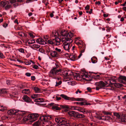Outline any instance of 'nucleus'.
Listing matches in <instances>:
<instances>
[{
  "label": "nucleus",
  "instance_id": "obj_1",
  "mask_svg": "<svg viewBox=\"0 0 126 126\" xmlns=\"http://www.w3.org/2000/svg\"><path fill=\"white\" fill-rule=\"evenodd\" d=\"M53 117L51 115H44L40 116L39 119L35 122L34 125L36 126H39L42 124L46 125V126H52V124L50 120H52Z\"/></svg>",
  "mask_w": 126,
  "mask_h": 126
},
{
  "label": "nucleus",
  "instance_id": "obj_2",
  "mask_svg": "<svg viewBox=\"0 0 126 126\" xmlns=\"http://www.w3.org/2000/svg\"><path fill=\"white\" fill-rule=\"evenodd\" d=\"M63 71L62 68L56 69L55 68H52L48 73L49 76L53 79H55L60 73V72Z\"/></svg>",
  "mask_w": 126,
  "mask_h": 126
},
{
  "label": "nucleus",
  "instance_id": "obj_3",
  "mask_svg": "<svg viewBox=\"0 0 126 126\" xmlns=\"http://www.w3.org/2000/svg\"><path fill=\"white\" fill-rule=\"evenodd\" d=\"M75 43L78 46V47L81 50V53L84 52L86 46L84 43L81 40L78 39V38H77L74 40Z\"/></svg>",
  "mask_w": 126,
  "mask_h": 126
},
{
  "label": "nucleus",
  "instance_id": "obj_4",
  "mask_svg": "<svg viewBox=\"0 0 126 126\" xmlns=\"http://www.w3.org/2000/svg\"><path fill=\"white\" fill-rule=\"evenodd\" d=\"M59 106H60V107L57 106H55L54 108L56 110H59L62 109H71V110H79V108H77L76 107L72 106H69L66 105H60Z\"/></svg>",
  "mask_w": 126,
  "mask_h": 126
},
{
  "label": "nucleus",
  "instance_id": "obj_5",
  "mask_svg": "<svg viewBox=\"0 0 126 126\" xmlns=\"http://www.w3.org/2000/svg\"><path fill=\"white\" fill-rule=\"evenodd\" d=\"M108 81H106L105 83L102 81H100L99 82H97L95 83V85L96 86V89L98 90L104 87H107L108 85H107L109 84Z\"/></svg>",
  "mask_w": 126,
  "mask_h": 126
},
{
  "label": "nucleus",
  "instance_id": "obj_6",
  "mask_svg": "<svg viewBox=\"0 0 126 126\" xmlns=\"http://www.w3.org/2000/svg\"><path fill=\"white\" fill-rule=\"evenodd\" d=\"M88 73L85 72H83L77 76L76 77V79L78 80H81L82 78L85 79L87 81H88L89 79L87 78H88L90 77V76L88 75Z\"/></svg>",
  "mask_w": 126,
  "mask_h": 126
},
{
  "label": "nucleus",
  "instance_id": "obj_7",
  "mask_svg": "<svg viewBox=\"0 0 126 126\" xmlns=\"http://www.w3.org/2000/svg\"><path fill=\"white\" fill-rule=\"evenodd\" d=\"M60 96L63 98L67 100L80 101H82L84 100L82 98H75L74 97H70L64 94H61Z\"/></svg>",
  "mask_w": 126,
  "mask_h": 126
},
{
  "label": "nucleus",
  "instance_id": "obj_8",
  "mask_svg": "<svg viewBox=\"0 0 126 126\" xmlns=\"http://www.w3.org/2000/svg\"><path fill=\"white\" fill-rule=\"evenodd\" d=\"M39 116V115L37 113H33L28 115L30 121L32 122H34L37 119Z\"/></svg>",
  "mask_w": 126,
  "mask_h": 126
},
{
  "label": "nucleus",
  "instance_id": "obj_9",
  "mask_svg": "<svg viewBox=\"0 0 126 126\" xmlns=\"http://www.w3.org/2000/svg\"><path fill=\"white\" fill-rule=\"evenodd\" d=\"M71 43L70 41L68 42L63 43V46L65 50L69 52V49L72 46L71 44Z\"/></svg>",
  "mask_w": 126,
  "mask_h": 126
},
{
  "label": "nucleus",
  "instance_id": "obj_10",
  "mask_svg": "<svg viewBox=\"0 0 126 126\" xmlns=\"http://www.w3.org/2000/svg\"><path fill=\"white\" fill-rule=\"evenodd\" d=\"M50 55L53 58L58 57L59 56L58 53L55 51H52L50 52Z\"/></svg>",
  "mask_w": 126,
  "mask_h": 126
},
{
  "label": "nucleus",
  "instance_id": "obj_11",
  "mask_svg": "<svg viewBox=\"0 0 126 126\" xmlns=\"http://www.w3.org/2000/svg\"><path fill=\"white\" fill-rule=\"evenodd\" d=\"M22 99L24 101L27 103H30L32 102L31 99L26 95L23 96L22 97Z\"/></svg>",
  "mask_w": 126,
  "mask_h": 126
},
{
  "label": "nucleus",
  "instance_id": "obj_12",
  "mask_svg": "<svg viewBox=\"0 0 126 126\" xmlns=\"http://www.w3.org/2000/svg\"><path fill=\"white\" fill-rule=\"evenodd\" d=\"M17 110L14 109H12L9 110L8 111V113L9 115H17Z\"/></svg>",
  "mask_w": 126,
  "mask_h": 126
},
{
  "label": "nucleus",
  "instance_id": "obj_13",
  "mask_svg": "<svg viewBox=\"0 0 126 126\" xmlns=\"http://www.w3.org/2000/svg\"><path fill=\"white\" fill-rule=\"evenodd\" d=\"M53 40L55 41V42H54V44L55 45L58 46L60 44L61 40L59 38L57 37H55V39H53Z\"/></svg>",
  "mask_w": 126,
  "mask_h": 126
},
{
  "label": "nucleus",
  "instance_id": "obj_14",
  "mask_svg": "<svg viewBox=\"0 0 126 126\" xmlns=\"http://www.w3.org/2000/svg\"><path fill=\"white\" fill-rule=\"evenodd\" d=\"M77 112L74 111H69L68 112V114L70 116L76 118Z\"/></svg>",
  "mask_w": 126,
  "mask_h": 126
},
{
  "label": "nucleus",
  "instance_id": "obj_15",
  "mask_svg": "<svg viewBox=\"0 0 126 126\" xmlns=\"http://www.w3.org/2000/svg\"><path fill=\"white\" fill-rule=\"evenodd\" d=\"M36 42L37 43L41 45H45L46 44V42L42 38L37 39L36 40Z\"/></svg>",
  "mask_w": 126,
  "mask_h": 126
},
{
  "label": "nucleus",
  "instance_id": "obj_16",
  "mask_svg": "<svg viewBox=\"0 0 126 126\" xmlns=\"http://www.w3.org/2000/svg\"><path fill=\"white\" fill-rule=\"evenodd\" d=\"M73 35V34L71 32H69L67 33L66 37L68 40H69V41L72 42V41L71 39Z\"/></svg>",
  "mask_w": 126,
  "mask_h": 126
},
{
  "label": "nucleus",
  "instance_id": "obj_17",
  "mask_svg": "<svg viewBox=\"0 0 126 126\" xmlns=\"http://www.w3.org/2000/svg\"><path fill=\"white\" fill-rule=\"evenodd\" d=\"M59 35V33L58 32L55 31H53L51 34V36L52 37H57Z\"/></svg>",
  "mask_w": 126,
  "mask_h": 126
},
{
  "label": "nucleus",
  "instance_id": "obj_18",
  "mask_svg": "<svg viewBox=\"0 0 126 126\" xmlns=\"http://www.w3.org/2000/svg\"><path fill=\"white\" fill-rule=\"evenodd\" d=\"M119 121L123 122H126V114H123L121 116Z\"/></svg>",
  "mask_w": 126,
  "mask_h": 126
},
{
  "label": "nucleus",
  "instance_id": "obj_19",
  "mask_svg": "<svg viewBox=\"0 0 126 126\" xmlns=\"http://www.w3.org/2000/svg\"><path fill=\"white\" fill-rule=\"evenodd\" d=\"M69 58L70 60L73 61L77 59L76 55L72 54L69 55Z\"/></svg>",
  "mask_w": 126,
  "mask_h": 126
},
{
  "label": "nucleus",
  "instance_id": "obj_20",
  "mask_svg": "<svg viewBox=\"0 0 126 126\" xmlns=\"http://www.w3.org/2000/svg\"><path fill=\"white\" fill-rule=\"evenodd\" d=\"M100 119L104 120H106L111 119V118L109 116L106 115L101 117Z\"/></svg>",
  "mask_w": 126,
  "mask_h": 126
},
{
  "label": "nucleus",
  "instance_id": "obj_21",
  "mask_svg": "<svg viewBox=\"0 0 126 126\" xmlns=\"http://www.w3.org/2000/svg\"><path fill=\"white\" fill-rule=\"evenodd\" d=\"M55 66L54 67L52 68H55L56 69H58L61 68V66L60 65V64L59 63L57 62L55 63Z\"/></svg>",
  "mask_w": 126,
  "mask_h": 126
},
{
  "label": "nucleus",
  "instance_id": "obj_22",
  "mask_svg": "<svg viewBox=\"0 0 126 126\" xmlns=\"http://www.w3.org/2000/svg\"><path fill=\"white\" fill-rule=\"evenodd\" d=\"M85 115L83 114H80L78 112L77 113V115L76 118H83L85 117Z\"/></svg>",
  "mask_w": 126,
  "mask_h": 126
},
{
  "label": "nucleus",
  "instance_id": "obj_23",
  "mask_svg": "<svg viewBox=\"0 0 126 126\" xmlns=\"http://www.w3.org/2000/svg\"><path fill=\"white\" fill-rule=\"evenodd\" d=\"M74 103L76 104L79 106H82L85 105H88V104H86L85 102H76Z\"/></svg>",
  "mask_w": 126,
  "mask_h": 126
},
{
  "label": "nucleus",
  "instance_id": "obj_24",
  "mask_svg": "<svg viewBox=\"0 0 126 126\" xmlns=\"http://www.w3.org/2000/svg\"><path fill=\"white\" fill-rule=\"evenodd\" d=\"M67 33L66 31L64 30H62L61 32V34L63 36H66Z\"/></svg>",
  "mask_w": 126,
  "mask_h": 126
},
{
  "label": "nucleus",
  "instance_id": "obj_25",
  "mask_svg": "<svg viewBox=\"0 0 126 126\" xmlns=\"http://www.w3.org/2000/svg\"><path fill=\"white\" fill-rule=\"evenodd\" d=\"M9 2L6 1H2L0 2V5L2 7H4L6 4H8Z\"/></svg>",
  "mask_w": 126,
  "mask_h": 126
},
{
  "label": "nucleus",
  "instance_id": "obj_26",
  "mask_svg": "<svg viewBox=\"0 0 126 126\" xmlns=\"http://www.w3.org/2000/svg\"><path fill=\"white\" fill-rule=\"evenodd\" d=\"M22 92L23 93L28 94L30 93V91L28 89H25L22 90Z\"/></svg>",
  "mask_w": 126,
  "mask_h": 126
},
{
  "label": "nucleus",
  "instance_id": "obj_27",
  "mask_svg": "<svg viewBox=\"0 0 126 126\" xmlns=\"http://www.w3.org/2000/svg\"><path fill=\"white\" fill-rule=\"evenodd\" d=\"M114 115L115 116L119 121L120 118L121 116L119 113L115 112L113 113Z\"/></svg>",
  "mask_w": 126,
  "mask_h": 126
},
{
  "label": "nucleus",
  "instance_id": "obj_28",
  "mask_svg": "<svg viewBox=\"0 0 126 126\" xmlns=\"http://www.w3.org/2000/svg\"><path fill=\"white\" fill-rule=\"evenodd\" d=\"M66 123L65 119L64 118L61 117L59 123H62V124H65Z\"/></svg>",
  "mask_w": 126,
  "mask_h": 126
},
{
  "label": "nucleus",
  "instance_id": "obj_29",
  "mask_svg": "<svg viewBox=\"0 0 126 126\" xmlns=\"http://www.w3.org/2000/svg\"><path fill=\"white\" fill-rule=\"evenodd\" d=\"M113 84L115 87L117 88H119L123 85L121 84L117 83H113Z\"/></svg>",
  "mask_w": 126,
  "mask_h": 126
},
{
  "label": "nucleus",
  "instance_id": "obj_30",
  "mask_svg": "<svg viewBox=\"0 0 126 126\" xmlns=\"http://www.w3.org/2000/svg\"><path fill=\"white\" fill-rule=\"evenodd\" d=\"M7 109L6 107L0 105V110L2 111H4Z\"/></svg>",
  "mask_w": 126,
  "mask_h": 126
},
{
  "label": "nucleus",
  "instance_id": "obj_31",
  "mask_svg": "<svg viewBox=\"0 0 126 126\" xmlns=\"http://www.w3.org/2000/svg\"><path fill=\"white\" fill-rule=\"evenodd\" d=\"M91 60L93 63H96L97 62V58L95 57H93L92 58Z\"/></svg>",
  "mask_w": 126,
  "mask_h": 126
},
{
  "label": "nucleus",
  "instance_id": "obj_32",
  "mask_svg": "<svg viewBox=\"0 0 126 126\" xmlns=\"http://www.w3.org/2000/svg\"><path fill=\"white\" fill-rule=\"evenodd\" d=\"M62 42H68L69 40L66 37L63 38L62 40Z\"/></svg>",
  "mask_w": 126,
  "mask_h": 126
},
{
  "label": "nucleus",
  "instance_id": "obj_33",
  "mask_svg": "<svg viewBox=\"0 0 126 126\" xmlns=\"http://www.w3.org/2000/svg\"><path fill=\"white\" fill-rule=\"evenodd\" d=\"M34 90L36 93H39L40 92V89L38 87H35L34 88Z\"/></svg>",
  "mask_w": 126,
  "mask_h": 126
},
{
  "label": "nucleus",
  "instance_id": "obj_34",
  "mask_svg": "<svg viewBox=\"0 0 126 126\" xmlns=\"http://www.w3.org/2000/svg\"><path fill=\"white\" fill-rule=\"evenodd\" d=\"M7 93V91L5 89H3L0 90V94H5Z\"/></svg>",
  "mask_w": 126,
  "mask_h": 126
},
{
  "label": "nucleus",
  "instance_id": "obj_35",
  "mask_svg": "<svg viewBox=\"0 0 126 126\" xmlns=\"http://www.w3.org/2000/svg\"><path fill=\"white\" fill-rule=\"evenodd\" d=\"M31 47L33 49L35 48H38L39 47V46L35 44H33L31 46Z\"/></svg>",
  "mask_w": 126,
  "mask_h": 126
},
{
  "label": "nucleus",
  "instance_id": "obj_36",
  "mask_svg": "<svg viewBox=\"0 0 126 126\" xmlns=\"http://www.w3.org/2000/svg\"><path fill=\"white\" fill-rule=\"evenodd\" d=\"M62 72L63 73V74L64 76H68V71H64V70H63V71Z\"/></svg>",
  "mask_w": 126,
  "mask_h": 126
},
{
  "label": "nucleus",
  "instance_id": "obj_37",
  "mask_svg": "<svg viewBox=\"0 0 126 126\" xmlns=\"http://www.w3.org/2000/svg\"><path fill=\"white\" fill-rule=\"evenodd\" d=\"M40 95L39 94H34L32 95L31 97L32 98L34 99L35 98L38 97Z\"/></svg>",
  "mask_w": 126,
  "mask_h": 126
},
{
  "label": "nucleus",
  "instance_id": "obj_38",
  "mask_svg": "<svg viewBox=\"0 0 126 126\" xmlns=\"http://www.w3.org/2000/svg\"><path fill=\"white\" fill-rule=\"evenodd\" d=\"M119 79L126 81V77L121 76L119 77Z\"/></svg>",
  "mask_w": 126,
  "mask_h": 126
},
{
  "label": "nucleus",
  "instance_id": "obj_39",
  "mask_svg": "<svg viewBox=\"0 0 126 126\" xmlns=\"http://www.w3.org/2000/svg\"><path fill=\"white\" fill-rule=\"evenodd\" d=\"M35 41L34 40H29L28 41V43L29 44H32L34 43Z\"/></svg>",
  "mask_w": 126,
  "mask_h": 126
},
{
  "label": "nucleus",
  "instance_id": "obj_40",
  "mask_svg": "<svg viewBox=\"0 0 126 126\" xmlns=\"http://www.w3.org/2000/svg\"><path fill=\"white\" fill-rule=\"evenodd\" d=\"M61 118V117H57L55 118V120L56 122L57 123H59Z\"/></svg>",
  "mask_w": 126,
  "mask_h": 126
},
{
  "label": "nucleus",
  "instance_id": "obj_41",
  "mask_svg": "<svg viewBox=\"0 0 126 126\" xmlns=\"http://www.w3.org/2000/svg\"><path fill=\"white\" fill-rule=\"evenodd\" d=\"M44 100L42 98H39L37 99L36 101L39 102H44Z\"/></svg>",
  "mask_w": 126,
  "mask_h": 126
},
{
  "label": "nucleus",
  "instance_id": "obj_42",
  "mask_svg": "<svg viewBox=\"0 0 126 126\" xmlns=\"http://www.w3.org/2000/svg\"><path fill=\"white\" fill-rule=\"evenodd\" d=\"M22 120L24 122H25L28 120L30 121V119H29V118L28 116L27 118L24 117L22 119Z\"/></svg>",
  "mask_w": 126,
  "mask_h": 126
},
{
  "label": "nucleus",
  "instance_id": "obj_43",
  "mask_svg": "<svg viewBox=\"0 0 126 126\" xmlns=\"http://www.w3.org/2000/svg\"><path fill=\"white\" fill-rule=\"evenodd\" d=\"M23 111L17 110V115L19 114L20 115H23Z\"/></svg>",
  "mask_w": 126,
  "mask_h": 126
},
{
  "label": "nucleus",
  "instance_id": "obj_44",
  "mask_svg": "<svg viewBox=\"0 0 126 126\" xmlns=\"http://www.w3.org/2000/svg\"><path fill=\"white\" fill-rule=\"evenodd\" d=\"M17 50L20 52L23 53H24V50L22 48H19L17 49Z\"/></svg>",
  "mask_w": 126,
  "mask_h": 126
},
{
  "label": "nucleus",
  "instance_id": "obj_45",
  "mask_svg": "<svg viewBox=\"0 0 126 126\" xmlns=\"http://www.w3.org/2000/svg\"><path fill=\"white\" fill-rule=\"evenodd\" d=\"M55 50L56 51L58 52V53L60 52L61 51V49L59 48L58 47L56 48L55 49Z\"/></svg>",
  "mask_w": 126,
  "mask_h": 126
},
{
  "label": "nucleus",
  "instance_id": "obj_46",
  "mask_svg": "<svg viewBox=\"0 0 126 126\" xmlns=\"http://www.w3.org/2000/svg\"><path fill=\"white\" fill-rule=\"evenodd\" d=\"M47 42L49 44L52 45L54 44V41H52L51 40H48Z\"/></svg>",
  "mask_w": 126,
  "mask_h": 126
},
{
  "label": "nucleus",
  "instance_id": "obj_47",
  "mask_svg": "<svg viewBox=\"0 0 126 126\" xmlns=\"http://www.w3.org/2000/svg\"><path fill=\"white\" fill-rule=\"evenodd\" d=\"M38 51L42 53H44L45 52V51L44 50L41 48H40L39 49Z\"/></svg>",
  "mask_w": 126,
  "mask_h": 126
},
{
  "label": "nucleus",
  "instance_id": "obj_48",
  "mask_svg": "<svg viewBox=\"0 0 126 126\" xmlns=\"http://www.w3.org/2000/svg\"><path fill=\"white\" fill-rule=\"evenodd\" d=\"M69 84L72 85H74L76 84V83L74 81H70L69 82Z\"/></svg>",
  "mask_w": 126,
  "mask_h": 126
},
{
  "label": "nucleus",
  "instance_id": "obj_49",
  "mask_svg": "<svg viewBox=\"0 0 126 126\" xmlns=\"http://www.w3.org/2000/svg\"><path fill=\"white\" fill-rule=\"evenodd\" d=\"M68 76L71 75H73V72L71 71H68Z\"/></svg>",
  "mask_w": 126,
  "mask_h": 126
},
{
  "label": "nucleus",
  "instance_id": "obj_50",
  "mask_svg": "<svg viewBox=\"0 0 126 126\" xmlns=\"http://www.w3.org/2000/svg\"><path fill=\"white\" fill-rule=\"evenodd\" d=\"M50 106H53V108L54 109H55L54 108V107L55 106H57L58 107H60V106H59V105H57V106H54V104L53 103H50L49 104Z\"/></svg>",
  "mask_w": 126,
  "mask_h": 126
},
{
  "label": "nucleus",
  "instance_id": "obj_51",
  "mask_svg": "<svg viewBox=\"0 0 126 126\" xmlns=\"http://www.w3.org/2000/svg\"><path fill=\"white\" fill-rule=\"evenodd\" d=\"M11 7V5H7L5 7V8L6 10H7L8 9L10 8Z\"/></svg>",
  "mask_w": 126,
  "mask_h": 126
},
{
  "label": "nucleus",
  "instance_id": "obj_52",
  "mask_svg": "<svg viewBox=\"0 0 126 126\" xmlns=\"http://www.w3.org/2000/svg\"><path fill=\"white\" fill-rule=\"evenodd\" d=\"M62 82L61 81H59L58 82H56V86H57L60 85L62 83Z\"/></svg>",
  "mask_w": 126,
  "mask_h": 126
},
{
  "label": "nucleus",
  "instance_id": "obj_53",
  "mask_svg": "<svg viewBox=\"0 0 126 126\" xmlns=\"http://www.w3.org/2000/svg\"><path fill=\"white\" fill-rule=\"evenodd\" d=\"M115 80L112 79L111 80V79L110 80H109L108 81H108L109 83L108 84L109 85L110 84H113V83H111V81L114 82L115 81Z\"/></svg>",
  "mask_w": 126,
  "mask_h": 126
},
{
  "label": "nucleus",
  "instance_id": "obj_54",
  "mask_svg": "<svg viewBox=\"0 0 126 126\" xmlns=\"http://www.w3.org/2000/svg\"><path fill=\"white\" fill-rule=\"evenodd\" d=\"M12 81L9 80H6V83L8 85H10Z\"/></svg>",
  "mask_w": 126,
  "mask_h": 126
},
{
  "label": "nucleus",
  "instance_id": "obj_55",
  "mask_svg": "<svg viewBox=\"0 0 126 126\" xmlns=\"http://www.w3.org/2000/svg\"><path fill=\"white\" fill-rule=\"evenodd\" d=\"M103 113L104 114L107 115H110L111 114V113H110L109 112H106L105 111H104L103 112Z\"/></svg>",
  "mask_w": 126,
  "mask_h": 126
},
{
  "label": "nucleus",
  "instance_id": "obj_56",
  "mask_svg": "<svg viewBox=\"0 0 126 126\" xmlns=\"http://www.w3.org/2000/svg\"><path fill=\"white\" fill-rule=\"evenodd\" d=\"M81 92L82 91H80L79 89H78L75 93L76 94H77L78 93H81Z\"/></svg>",
  "mask_w": 126,
  "mask_h": 126
},
{
  "label": "nucleus",
  "instance_id": "obj_57",
  "mask_svg": "<svg viewBox=\"0 0 126 126\" xmlns=\"http://www.w3.org/2000/svg\"><path fill=\"white\" fill-rule=\"evenodd\" d=\"M4 57V56L3 54L2 53L0 52V58H3Z\"/></svg>",
  "mask_w": 126,
  "mask_h": 126
},
{
  "label": "nucleus",
  "instance_id": "obj_58",
  "mask_svg": "<svg viewBox=\"0 0 126 126\" xmlns=\"http://www.w3.org/2000/svg\"><path fill=\"white\" fill-rule=\"evenodd\" d=\"M10 2L12 4L16 2V0H10Z\"/></svg>",
  "mask_w": 126,
  "mask_h": 126
},
{
  "label": "nucleus",
  "instance_id": "obj_59",
  "mask_svg": "<svg viewBox=\"0 0 126 126\" xmlns=\"http://www.w3.org/2000/svg\"><path fill=\"white\" fill-rule=\"evenodd\" d=\"M18 34L20 36L22 37L24 34V33L22 32H19L18 33Z\"/></svg>",
  "mask_w": 126,
  "mask_h": 126
},
{
  "label": "nucleus",
  "instance_id": "obj_60",
  "mask_svg": "<svg viewBox=\"0 0 126 126\" xmlns=\"http://www.w3.org/2000/svg\"><path fill=\"white\" fill-rule=\"evenodd\" d=\"M29 34L30 36L32 38H33L34 37V36L33 35V34L31 33H29Z\"/></svg>",
  "mask_w": 126,
  "mask_h": 126
},
{
  "label": "nucleus",
  "instance_id": "obj_61",
  "mask_svg": "<svg viewBox=\"0 0 126 126\" xmlns=\"http://www.w3.org/2000/svg\"><path fill=\"white\" fill-rule=\"evenodd\" d=\"M33 68L35 69H38L39 68L38 66L36 65H34L32 67Z\"/></svg>",
  "mask_w": 126,
  "mask_h": 126
},
{
  "label": "nucleus",
  "instance_id": "obj_62",
  "mask_svg": "<svg viewBox=\"0 0 126 126\" xmlns=\"http://www.w3.org/2000/svg\"><path fill=\"white\" fill-rule=\"evenodd\" d=\"M90 8V7L89 5H87L85 8V9L86 10H88Z\"/></svg>",
  "mask_w": 126,
  "mask_h": 126
},
{
  "label": "nucleus",
  "instance_id": "obj_63",
  "mask_svg": "<svg viewBox=\"0 0 126 126\" xmlns=\"http://www.w3.org/2000/svg\"><path fill=\"white\" fill-rule=\"evenodd\" d=\"M31 74L29 73H27L25 74V75L28 77H30L31 76Z\"/></svg>",
  "mask_w": 126,
  "mask_h": 126
},
{
  "label": "nucleus",
  "instance_id": "obj_64",
  "mask_svg": "<svg viewBox=\"0 0 126 126\" xmlns=\"http://www.w3.org/2000/svg\"><path fill=\"white\" fill-rule=\"evenodd\" d=\"M111 29V28H108L106 29V31L108 32H110V30Z\"/></svg>",
  "mask_w": 126,
  "mask_h": 126
}]
</instances>
